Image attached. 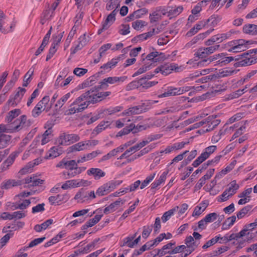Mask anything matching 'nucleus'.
<instances>
[{
    "label": "nucleus",
    "instance_id": "nucleus-45",
    "mask_svg": "<svg viewBox=\"0 0 257 257\" xmlns=\"http://www.w3.org/2000/svg\"><path fill=\"white\" fill-rule=\"evenodd\" d=\"M232 45H238L242 48L247 49V45L251 44L249 41H245L243 39H238L231 42Z\"/></svg>",
    "mask_w": 257,
    "mask_h": 257
},
{
    "label": "nucleus",
    "instance_id": "nucleus-57",
    "mask_svg": "<svg viewBox=\"0 0 257 257\" xmlns=\"http://www.w3.org/2000/svg\"><path fill=\"white\" fill-rule=\"evenodd\" d=\"M57 50V46H55V44L51 45V46L49 49V53L47 55L46 60L49 61L56 52Z\"/></svg>",
    "mask_w": 257,
    "mask_h": 257
},
{
    "label": "nucleus",
    "instance_id": "nucleus-31",
    "mask_svg": "<svg viewBox=\"0 0 257 257\" xmlns=\"http://www.w3.org/2000/svg\"><path fill=\"white\" fill-rule=\"evenodd\" d=\"M168 173V171L167 172H164L162 175L160 176L159 179L154 182L151 184V188L152 189H155L159 186H160L162 183L165 182V180L166 179V176Z\"/></svg>",
    "mask_w": 257,
    "mask_h": 257
},
{
    "label": "nucleus",
    "instance_id": "nucleus-50",
    "mask_svg": "<svg viewBox=\"0 0 257 257\" xmlns=\"http://www.w3.org/2000/svg\"><path fill=\"white\" fill-rule=\"evenodd\" d=\"M70 93H68L64 95L60 99H59L55 105V106H59L60 108L62 107V106L64 104V103L67 101V100L70 97Z\"/></svg>",
    "mask_w": 257,
    "mask_h": 257
},
{
    "label": "nucleus",
    "instance_id": "nucleus-43",
    "mask_svg": "<svg viewBox=\"0 0 257 257\" xmlns=\"http://www.w3.org/2000/svg\"><path fill=\"white\" fill-rule=\"evenodd\" d=\"M138 83L143 87L148 89L153 86L155 85L158 83L157 81H145V79H140L138 81Z\"/></svg>",
    "mask_w": 257,
    "mask_h": 257
},
{
    "label": "nucleus",
    "instance_id": "nucleus-16",
    "mask_svg": "<svg viewBox=\"0 0 257 257\" xmlns=\"http://www.w3.org/2000/svg\"><path fill=\"white\" fill-rule=\"evenodd\" d=\"M238 56L239 57V58L240 57H242L244 58V59L238 62L235 63L234 64V66L235 67L250 65L255 63V61L254 60V58H253V57H251V55H245V56H241V55H238Z\"/></svg>",
    "mask_w": 257,
    "mask_h": 257
},
{
    "label": "nucleus",
    "instance_id": "nucleus-13",
    "mask_svg": "<svg viewBox=\"0 0 257 257\" xmlns=\"http://www.w3.org/2000/svg\"><path fill=\"white\" fill-rule=\"evenodd\" d=\"M70 198L68 194H58L57 196H52L49 197L48 200L52 205L59 204L61 202H66Z\"/></svg>",
    "mask_w": 257,
    "mask_h": 257
},
{
    "label": "nucleus",
    "instance_id": "nucleus-19",
    "mask_svg": "<svg viewBox=\"0 0 257 257\" xmlns=\"http://www.w3.org/2000/svg\"><path fill=\"white\" fill-rule=\"evenodd\" d=\"M124 201L120 199L115 201V202L111 203L107 207H105L104 209V213L107 214L109 213L112 212L118 209L121 205L124 204Z\"/></svg>",
    "mask_w": 257,
    "mask_h": 257
},
{
    "label": "nucleus",
    "instance_id": "nucleus-46",
    "mask_svg": "<svg viewBox=\"0 0 257 257\" xmlns=\"http://www.w3.org/2000/svg\"><path fill=\"white\" fill-rule=\"evenodd\" d=\"M34 73V70H31V69H30L27 73L25 74L24 77V82L23 84V86L24 87H26L28 86L29 83L30 82L31 80V77Z\"/></svg>",
    "mask_w": 257,
    "mask_h": 257
},
{
    "label": "nucleus",
    "instance_id": "nucleus-18",
    "mask_svg": "<svg viewBox=\"0 0 257 257\" xmlns=\"http://www.w3.org/2000/svg\"><path fill=\"white\" fill-rule=\"evenodd\" d=\"M44 182V180L38 178L37 176H31L25 179V183L28 184V187L39 186Z\"/></svg>",
    "mask_w": 257,
    "mask_h": 257
},
{
    "label": "nucleus",
    "instance_id": "nucleus-38",
    "mask_svg": "<svg viewBox=\"0 0 257 257\" xmlns=\"http://www.w3.org/2000/svg\"><path fill=\"white\" fill-rule=\"evenodd\" d=\"M21 111L20 109H15L10 111L6 117V120L8 122H11L13 119L21 114Z\"/></svg>",
    "mask_w": 257,
    "mask_h": 257
},
{
    "label": "nucleus",
    "instance_id": "nucleus-21",
    "mask_svg": "<svg viewBox=\"0 0 257 257\" xmlns=\"http://www.w3.org/2000/svg\"><path fill=\"white\" fill-rule=\"evenodd\" d=\"M74 199L78 200V202L80 203L88 200L87 191L83 189H81L75 195Z\"/></svg>",
    "mask_w": 257,
    "mask_h": 257
},
{
    "label": "nucleus",
    "instance_id": "nucleus-49",
    "mask_svg": "<svg viewBox=\"0 0 257 257\" xmlns=\"http://www.w3.org/2000/svg\"><path fill=\"white\" fill-rule=\"evenodd\" d=\"M135 124L132 123L129 126H126L124 127L121 131H120L118 133V135L119 136H122L123 135H125L128 134L131 132L133 133L134 130Z\"/></svg>",
    "mask_w": 257,
    "mask_h": 257
},
{
    "label": "nucleus",
    "instance_id": "nucleus-3",
    "mask_svg": "<svg viewBox=\"0 0 257 257\" xmlns=\"http://www.w3.org/2000/svg\"><path fill=\"white\" fill-rule=\"evenodd\" d=\"M122 182V181L119 180L110 181L99 187L96 192V194L99 196L105 195L113 191Z\"/></svg>",
    "mask_w": 257,
    "mask_h": 257
},
{
    "label": "nucleus",
    "instance_id": "nucleus-1",
    "mask_svg": "<svg viewBox=\"0 0 257 257\" xmlns=\"http://www.w3.org/2000/svg\"><path fill=\"white\" fill-rule=\"evenodd\" d=\"M56 167L69 170L63 173V175H67V177H65V179L73 177L82 172L81 168L78 167L77 163L73 160L67 161L63 159L56 165Z\"/></svg>",
    "mask_w": 257,
    "mask_h": 257
},
{
    "label": "nucleus",
    "instance_id": "nucleus-40",
    "mask_svg": "<svg viewBox=\"0 0 257 257\" xmlns=\"http://www.w3.org/2000/svg\"><path fill=\"white\" fill-rule=\"evenodd\" d=\"M221 20V17L218 16L213 15L211 16L208 19L205 20V23L207 25L210 23V25L212 26H216Z\"/></svg>",
    "mask_w": 257,
    "mask_h": 257
},
{
    "label": "nucleus",
    "instance_id": "nucleus-47",
    "mask_svg": "<svg viewBox=\"0 0 257 257\" xmlns=\"http://www.w3.org/2000/svg\"><path fill=\"white\" fill-rule=\"evenodd\" d=\"M194 55L199 58H205L208 56L206 48L201 47L199 48Z\"/></svg>",
    "mask_w": 257,
    "mask_h": 257
},
{
    "label": "nucleus",
    "instance_id": "nucleus-33",
    "mask_svg": "<svg viewBox=\"0 0 257 257\" xmlns=\"http://www.w3.org/2000/svg\"><path fill=\"white\" fill-rule=\"evenodd\" d=\"M62 150L61 148L53 147L48 152V157L51 158H55L62 154Z\"/></svg>",
    "mask_w": 257,
    "mask_h": 257
},
{
    "label": "nucleus",
    "instance_id": "nucleus-60",
    "mask_svg": "<svg viewBox=\"0 0 257 257\" xmlns=\"http://www.w3.org/2000/svg\"><path fill=\"white\" fill-rule=\"evenodd\" d=\"M101 154L102 152L100 150H97L95 151H93L90 153L87 154L85 155V156L87 161H88L96 157L98 155H100Z\"/></svg>",
    "mask_w": 257,
    "mask_h": 257
},
{
    "label": "nucleus",
    "instance_id": "nucleus-63",
    "mask_svg": "<svg viewBox=\"0 0 257 257\" xmlns=\"http://www.w3.org/2000/svg\"><path fill=\"white\" fill-rule=\"evenodd\" d=\"M245 128L246 126L245 124H243L242 126H241L238 130H236L235 133L232 136L230 141L238 137L239 136L241 135L244 133Z\"/></svg>",
    "mask_w": 257,
    "mask_h": 257
},
{
    "label": "nucleus",
    "instance_id": "nucleus-42",
    "mask_svg": "<svg viewBox=\"0 0 257 257\" xmlns=\"http://www.w3.org/2000/svg\"><path fill=\"white\" fill-rule=\"evenodd\" d=\"M251 208L252 206L251 205H247L242 208L236 214L237 218L238 219L242 218L250 211Z\"/></svg>",
    "mask_w": 257,
    "mask_h": 257
},
{
    "label": "nucleus",
    "instance_id": "nucleus-30",
    "mask_svg": "<svg viewBox=\"0 0 257 257\" xmlns=\"http://www.w3.org/2000/svg\"><path fill=\"white\" fill-rule=\"evenodd\" d=\"M52 132L51 129L48 128L42 135L38 137V138L41 139V145H45L49 142Z\"/></svg>",
    "mask_w": 257,
    "mask_h": 257
},
{
    "label": "nucleus",
    "instance_id": "nucleus-39",
    "mask_svg": "<svg viewBox=\"0 0 257 257\" xmlns=\"http://www.w3.org/2000/svg\"><path fill=\"white\" fill-rule=\"evenodd\" d=\"M79 185L76 180H71L66 181L65 183L62 185L61 188L63 189L66 190L71 187H78Z\"/></svg>",
    "mask_w": 257,
    "mask_h": 257
},
{
    "label": "nucleus",
    "instance_id": "nucleus-55",
    "mask_svg": "<svg viewBox=\"0 0 257 257\" xmlns=\"http://www.w3.org/2000/svg\"><path fill=\"white\" fill-rule=\"evenodd\" d=\"M207 206V204H204V208H202L201 206H197L195 207L194 211L192 213V216H199L206 209Z\"/></svg>",
    "mask_w": 257,
    "mask_h": 257
},
{
    "label": "nucleus",
    "instance_id": "nucleus-17",
    "mask_svg": "<svg viewBox=\"0 0 257 257\" xmlns=\"http://www.w3.org/2000/svg\"><path fill=\"white\" fill-rule=\"evenodd\" d=\"M88 176H92L95 180H99L105 176V173L101 169L97 168H91L87 171Z\"/></svg>",
    "mask_w": 257,
    "mask_h": 257
},
{
    "label": "nucleus",
    "instance_id": "nucleus-9",
    "mask_svg": "<svg viewBox=\"0 0 257 257\" xmlns=\"http://www.w3.org/2000/svg\"><path fill=\"white\" fill-rule=\"evenodd\" d=\"M100 238H99L94 239L92 242L87 244L84 248L75 250L74 253L71 254L68 257H76L80 253H87L89 252L92 248L95 246L96 244L98 242Z\"/></svg>",
    "mask_w": 257,
    "mask_h": 257
},
{
    "label": "nucleus",
    "instance_id": "nucleus-44",
    "mask_svg": "<svg viewBox=\"0 0 257 257\" xmlns=\"http://www.w3.org/2000/svg\"><path fill=\"white\" fill-rule=\"evenodd\" d=\"M97 76L93 75L89 77L82 84V87H86L93 85L97 80Z\"/></svg>",
    "mask_w": 257,
    "mask_h": 257
},
{
    "label": "nucleus",
    "instance_id": "nucleus-54",
    "mask_svg": "<svg viewBox=\"0 0 257 257\" xmlns=\"http://www.w3.org/2000/svg\"><path fill=\"white\" fill-rule=\"evenodd\" d=\"M226 55H227L226 53H221L220 54H218L215 55L214 56H213L212 57H210L206 59H204L203 60V62H209V63H210L214 60H216L218 59L219 60V59H220V58L222 56H225Z\"/></svg>",
    "mask_w": 257,
    "mask_h": 257
},
{
    "label": "nucleus",
    "instance_id": "nucleus-14",
    "mask_svg": "<svg viewBox=\"0 0 257 257\" xmlns=\"http://www.w3.org/2000/svg\"><path fill=\"white\" fill-rule=\"evenodd\" d=\"M146 58L149 60H151L154 62H157L163 61L167 58L165 57L164 53L155 51L147 55Z\"/></svg>",
    "mask_w": 257,
    "mask_h": 257
},
{
    "label": "nucleus",
    "instance_id": "nucleus-62",
    "mask_svg": "<svg viewBox=\"0 0 257 257\" xmlns=\"http://www.w3.org/2000/svg\"><path fill=\"white\" fill-rule=\"evenodd\" d=\"M184 241L185 244L186 245V246L192 245V246H198V244L196 243L195 241H194V238L193 237V236L191 235L187 236Z\"/></svg>",
    "mask_w": 257,
    "mask_h": 257
},
{
    "label": "nucleus",
    "instance_id": "nucleus-20",
    "mask_svg": "<svg viewBox=\"0 0 257 257\" xmlns=\"http://www.w3.org/2000/svg\"><path fill=\"white\" fill-rule=\"evenodd\" d=\"M243 32L250 35H257V25L254 24L245 25L242 29Z\"/></svg>",
    "mask_w": 257,
    "mask_h": 257
},
{
    "label": "nucleus",
    "instance_id": "nucleus-28",
    "mask_svg": "<svg viewBox=\"0 0 257 257\" xmlns=\"http://www.w3.org/2000/svg\"><path fill=\"white\" fill-rule=\"evenodd\" d=\"M22 184L21 181H16L15 180H9L5 182L2 183V188L3 189H8L12 187L17 186Z\"/></svg>",
    "mask_w": 257,
    "mask_h": 257
},
{
    "label": "nucleus",
    "instance_id": "nucleus-59",
    "mask_svg": "<svg viewBox=\"0 0 257 257\" xmlns=\"http://www.w3.org/2000/svg\"><path fill=\"white\" fill-rule=\"evenodd\" d=\"M207 222H206L204 218H203L198 222V226L195 227V228H194L193 229L194 231L198 230L201 231L206 228L207 226Z\"/></svg>",
    "mask_w": 257,
    "mask_h": 257
},
{
    "label": "nucleus",
    "instance_id": "nucleus-56",
    "mask_svg": "<svg viewBox=\"0 0 257 257\" xmlns=\"http://www.w3.org/2000/svg\"><path fill=\"white\" fill-rule=\"evenodd\" d=\"M151 64L149 65H145L143 66L142 67L140 68L133 75V77L138 76L140 74H141L145 72H146L147 70H149L150 69Z\"/></svg>",
    "mask_w": 257,
    "mask_h": 257
},
{
    "label": "nucleus",
    "instance_id": "nucleus-15",
    "mask_svg": "<svg viewBox=\"0 0 257 257\" xmlns=\"http://www.w3.org/2000/svg\"><path fill=\"white\" fill-rule=\"evenodd\" d=\"M84 106H79V104H74V102L70 105V108L67 111L68 115H71L83 111L89 105V102H84Z\"/></svg>",
    "mask_w": 257,
    "mask_h": 257
},
{
    "label": "nucleus",
    "instance_id": "nucleus-6",
    "mask_svg": "<svg viewBox=\"0 0 257 257\" xmlns=\"http://www.w3.org/2000/svg\"><path fill=\"white\" fill-rule=\"evenodd\" d=\"M26 91L25 88L19 87L16 93L10 96L7 104L8 105H11L14 107L16 106L20 102Z\"/></svg>",
    "mask_w": 257,
    "mask_h": 257
},
{
    "label": "nucleus",
    "instance_id": "nucleus-52",
    "mask_svg": "<svg viewBox=\"0 0 257 257\" xmlns=\"http://www.w3.org/2000/svg\"><path fill=\"white\" fill-rule=\"evenodd\" d=\"M236 219V216L233 215L226 219L225 222L223 224V226H226L225 229L227 228L228 227L232 226L235 222Z\"/></svg>",
    "mask_w": 257,
    "mask_h": 257
},
{
    "label": "nucleus",
    "instance_id": "nucleus-61",
    "mask_svg": "<svg viewBox=\"0 0 257 257\" xmlns=\"http://www.w3.org/2000/svg\"><path fill=\"white\" fill-rule=\"evenodd\" d=\"M152 225L144 226L143 227V231L142 232V236L143 238L146 239L149 236L152 231Z\"/></svg>",
    "mask_w": 257,
    "mask_h": 257
},
{
    "label": "nucleus",
    "instance_id": "nucleus-29",
    "mask_svg": "<svg viewBox=\"0 0 257 257\" xmlns=\"http://www.w3.org/2000/svg\"><path fill=\"white\" fill-rule=\"evenodd\" d=\"M237 58L232 57V56H229V57H226L225 56H222L220 59H219L217 61V63L218 64L220 65L221 66H222L224 65H226L231 61L235 60H238L239 59V57L237 56Z\"/></svg>",
    "mask_w": 257,
    "mask_h": 257
},
{
    "label": "nucleus",
    "instance_id": "nucleus-7",
    "mask_svg": "<svg viewBox=\"0 0 257 257\" xmlns=\"http://www.w3.org/2000/svg\"><path fill=\"white\" fill-rule=\"evenodd\" d=\"M126 79V77L122 76V77H109L103 79V80L100 82V85L99 86H95L93 88H96V90L98 88H104L106 89L108 87V84H114L115 83L119 82V81H124Z\"/></svg>",
    "mask_w": 257,
    "mask_h": 257
},
{
    "label": "nucleus",
    "instance_id": "nucleus-26",
    "mask_svg": "<svg viewBox=\"0 0 257 257\" xmlns=\"http://www.w3.org/2000/svg\"><path fill=\"white\" fill-rule=\"evenodd\" d=\"M118 58H113L107 63L103 65L100 67V69L104 70L105 72H108L110 71L111 68L116 66L118 62Z\"/></svg>",
    "mask_w": 257,
    "mask_h": 257
},
{
    "label": "nucleus",
    "instance_id": "nucleus-41",
    "mask_svg": "<svg viewBox=\"0 0 257 257\" xmlns=\"http://www.w3.org/2000/svg\"><path fill=\"white\" fill-rule=\"evenodd\" d=\"M11 136L7 135H0V149L6 147L10 142Z\"/></svg>",
    "mask_w": 257,
    "mask_h": 257
},
{
    "label": "nucleus",
    "instance_id": "nucleus-36",
    "mask_svg": "<svg viewBox=\"0 0 257 257\" xmlns=\"http://www.w3.org/2000/svg\"><path fill=\"white\" fill-rule=\"evenodd\" d=\"M110 123L108 121H102L93 130L92 134L96 133V135H98L100 132H101L103 130H104L105 128L107 127Z\"/></svg>",
    "mask_w": 257,
    "mask_h": 257
},
{
    "label": "nucleus",
    "instance_id": "nucleus-35",
    "mask_svg": "<svg viewBox=\"0 0 257 257\" xmlns=\"http://www.w3.org/2000/svg\"><path fill=\"white\" fill-rule=\"evenodd\" d=\"M158 135H156L154 137L151 136L148 138V140L143 141L142 142H140L139 144H137V145H135L134 147L135 148H133V149H136L137 151L140 150L146 145H147L148 143H149L150 142L158 139Z\"/></svg>",
    "mask_w": 257,
    "mask_h": 257
},
{
    "label": "nucleus",
    "instance_id": "nucleus-22",
    "mask_svg": "<svg viewBox=\"0 0 257 257\" xmlns=\"http://www.w3.org/2000/svg\"><path fill=\"white\" fill-rule=\"evenodd\" d=\"M117 12V10L114 9L109 15H108L105 21L103 22L104 24V27H105V28H108L114 22L115 20V15Z\"/></svg>",
    "mask_w": 257,
    "mask_h": 257
},
{
    "label": "nucleus",
    "instance_id": "nucleus-25",
    "mask_svg": "<svg viewBox=\"0 0 257 257\" xmlns=\"http://www.w3.org/2000/svg\"><path fill=\"white\" fill-rule=\"evenodd\" d=\"M179 208V207L178 206H176L174 208L165 212L161 218L163 222L165 223L169 220L171 216L174 215V213L178 211Z\"/></svg>",
    "mask_w": 257,
    "mask_h": 257
},
{
    "label": "nucleus",
    "instance_id": "nucleus-11",
    "mask_svg": "<svg viewBox=\"0 0 257 257\" xmlns=\"http://www.w3.org/2000/svg\"><path fill=\"white\" fill-rule=\"evenodd\" d=\"M27 120V116L23 115L20 116V118H18L14 121L12 124V132L19 131L26 126Z\"/></svg>",
    "mask_w": 257,
    "mask_h": 257
},
{
    "label": "nucleus",
    "instance_id": "nucleus-48",
    "mask_svg": "<svg viewBox=\"0 0 257 257\" xmlns=\"http://www.w3.org/2000/svg\"><path fill=\"white\" fill-rule=\"evenodd\" d=\"M107 2L106 6V9L107 11H110L113 9L116 10L118 7L119 6V2H116L115 0H110Z\"/></svg>",
    "mask_w": 257,
    "mask_h": 257
},
{
    "label": "nucleus",
    "instance_id": "nucleus-5",
    "mask_svg": "<svg viewBox=\"0 0 257 257\" xmlns=\"http://www.w3.org/2000/svg\"><path fill=\"white\" fill-rule=\"evenodd\" d=\"M80 140V137L78 135L74 134H67L63 133L59 136L58 143L59 144L61 145H69L77 142Z\"/></svg>",
    "mask_w": 257,
    "mask_h": 257
},
{
    "label": "nucleus",
    "instance_id": "nucleus-23",
    "mask_svg": "<svg viewBox=\"0 0 257 257\" xmlns=\"http://www.w3.org/2000/svg\"><path fill=\"white\" fill-rule=\"evenodd\" d=\"M239 186L236 183L235 180L232 181L228 185V188L225 190L229 196H232L236 193L237 190L239 189Z\"/></svg>",
    "mask_w": 257,
    "mask_h": 257
},
{
    "label": "nucleus",
    "instance_id": "nucleus-24",
    "mask_svg": "<svg viewBox=\"0 0 257 257\" xmlns=\"http://www.w3.org/2000/svg\"><path fill=\"white\" fill-rule=\"evenodd\" d=\"M182 6H178L175 8L168 7L166 8L169 17H175L179 15L183 11Z\"/></svg>",
    "mask_w": 257,
    "mask_h": 257
},
{
    "label": "nucleus",
    "instance_id": "nucleus-53",
    "mask_svg": "<svg viewBox=\"0 0 257 257\" xmlns=\"http://www.w3.org/2000/svg\"><path fill=\"white\" fill-rule=\"evenodd\" d=\"M229 249V247L227 246H223L221 247L218 248L217 249L213 250L212 252L210 254L211 256H215L217 255L218 254H220Z\"/></svg>",
    "mask_w": 257,
    "mask_h": 257
},
{
    "label": "nucleus",
    "instance_id": "nucleus-8",
    "mask_svg": "<svg viewBox=\"0 0 257 257\" xmlns=\"http://www.w3.org/2000/svg\"><path fill=\"white\" fill-rule=\"evenodd\" d=\"M189 90V87H183L181 88H176L170 87H168L167 90L163 93L159 95V97H165L170 96H175L183 94L184 92L188 91Z\"/></svg>",
    "mask_w": 257,
    "mask_h": 257
},
{
    "label": "nucleus",
    "instance_id": "nucleus-27",
    "mask_svg": "<svg viewBox=\"0 0 257 257\" xmlns=\"http://www.w3.org/2000/svg\"><path fill=\"white\" fill-rule=\"evenodd\" d=\"M142 113L141 107L140 105L133 106L125 110L122 113L123 115H131L134 114H140Z\"/></svg>",
    "mask_w": 257,
    "mask_h": 257
},
{
    "label": "nucleus",
    "instance_id": "nucleus-4",
    "mask_svg": "<svg viewBox=\"0 0 257 257\" xmlns=\"http://www.w3.org/2000/svg\"><path fill=\"white\" fill-rule=\"evenodd\" d=\"M216 150V146H210L204 149V152L193 162L192 165L194 167L199 166L203 162L208 159L210 155H211Z\"/></svg>",
    "mask_w": 257,
    "mask_h": 257
},
{
    "label": "nucleus",
    "instance_id": "nucleus-12",
    "mask_svg": "<svg viewBox=\"0 0 257 257\" xmlns=\"http://www.w3.org/2000/svg\"><path fill=\"white\" fill-rule=\"evenodd\" d=\"M175 70L176 71H178L176 70L174 65H169L167 64L162 65L158 67L154 71V73L157 74L161 72L164 75H167L171 73L172 71Z\"/></svg>",
    "mask_w": 257,
    "mask_h": 257
},
{
    "label": "nucleus",
    "instance_id": "nucleus-10",
    "mask_svg": "<svg viewBox=\"0 0 257 257\" xmlns=\"http://www.w3.org/2000/svg\"><path fill=\"white\" fill-rule=\"evenodd\" d=\"M88 149L86 141L79 142L70 147L67 149V153L70 154L74 152H80L87 150Z\"/></svg>",
    "mask_w": 257,
    "mask_h": 257
},
{
    "label": "nucleus",
    "instance_id": "nucleus-34",
    "mask_svg": "<svg viewBox=\"0 0 257 257\" xmlns=\"http://www.w3.org/2000/svg\"><path fill=\"white\" fill-rule=\"evenodd\" d=\"M158 101L157 100H146L143 103H142L141 105H140V106L141 107L142 112H146L149 109H150L152 105L157 103Z\"/></svg>",
    "mask_w": 257,
    "mask_h": 257
},
{
    "label": "nucleus",
    "instance_id": "nucleus-2",
    "mask_svg": "<svg viewBox=\"0 0 257 257\" xmlns=\"http://www.w3.org/2000/svg\"><path fill=\"white\" fill-rule=\"evenodd\" d=\"M96 90V88H91L90 90H88L86 92L82 93L79 97L76 98L74 101V104H79V106H84V102H89V105L90 103H96V100L94 97L93 94H91L93 91Z\"/></svg>",
    "mask_w": 257,
    "mask_h": 257
},
{
    "label": "nucleus",
    "instance_id": "nucleus-51",
    "mask_svg": "<svg viewBox=\"0 0 257 257\" xmlns=\"http://www.w3.org/2000/svg\"><path fill=\"white\" fill-rule=\"evenodd\" d=\"M219 239V236H215V237L212 238L211 239L207 241L206 243L203 245L202 248L203 249H206L209 247L211 246V245H213L214 244H215L216 242L218 241Z\"/></svg>",
    "mask_w": 257,
    "mask_h": 257
},
{
    "label": "nucleus",
    "instance_id": "nucleus-64",
    "mask_svg": "<svg viewBox=\"0 0 257 257\" xmlns=\"http://www.w3.org/2000/svg\"><path fill=\"white\" fill-rule=\"evenodd\" d=\"M218 215L216 213L213 212L207 214L204 219L207 223L212 222L217 219Z\"/></svg>",
    "mask_w": 257,
    "mask_h": 257
},
{
    "label": "nucleus",
    "instance_id": "nucleus-58",
    "mask_svg": "<svg viewBox=\"0 0 257 257\" xmlns=\"http://www.w3.org/2000/svg\"><path fill=\"white\" fill-rule=\"evenodd\" d=\"M64 32H62L57 35H54L53 36V43L52 44H55V46H57L60 43L61 39L63 36Z\"/></svg>",
    "mask_w": 257,
    "mask_h": 257
},
{
    "label": "nucleus",
    "instance_id": "nucleus-32",
    "mask_svg": "<svg viewBox=\"0 0 257 257\" xmlns=\"http://www.w3.org/2000/svg\"><path fill=\"white\" fill-rule=\"evenodd\" d=\"M216 117L217 115L215 114L207 117V124L213 126L214 129L220 123V120Z\"/></svg>",
    "mask_w": 257,
    "mask_h": 257
},
{
    "label": "nucleus",
    "instance_id": "nucleus-37",
    "mask_svg": "<svg viewBox=\"0 0 257 257\" xmlns=\"http://www.w3.org/2000/svg\"><path fill=\"white\" fill-rule=\"evenodd\" d=\"M100 89V88H98L95 91H93L92 93H91V94H93L94 96L95 95V96L94 97L95 98V99L96 100V102L101 100V98H105L106 96H108L110 94V92H109V91L103 92H98V90Z\"/></svg>",
    "mask_w": 257,
    "mask_h": 257
}]
</instances>
